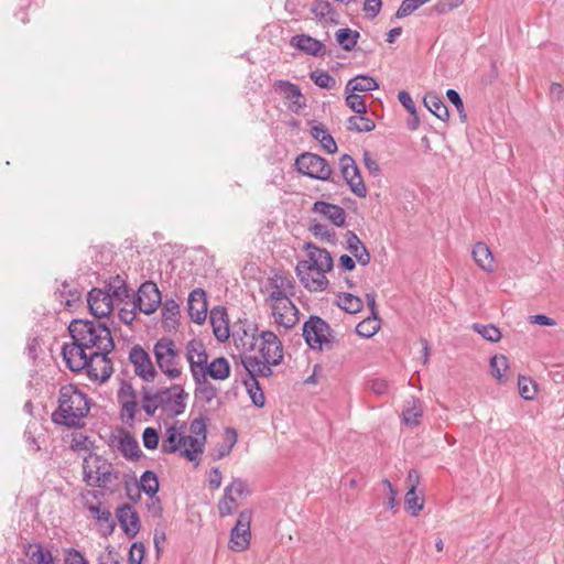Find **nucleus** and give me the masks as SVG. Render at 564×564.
Listing matches in <instances>:
<instances>
[{
	"label": "nucleus",
	"instance_id": "obj_1",
	"mask_svg": "<svg viewBox=\"0 0 564 564\" xmlns=\"http://www.w3.org/2000/svg\"><path fill=\"white\" fill-rule=\"evenodd\" d=\"M67 330L72 343H65L61 351L66 367L77 373L85 370L94 382H107L113 372L109 354L116 347L109 325L100 319L75 318Z\"/></svg>",
	"mask_w": 564,
	"mask_h": 564
},
{
	"label": "nucleus",
	"instance_id": "obj_2",
	"mask_svg": "<svg viewBox=\"0 0 564 564\" xmlns=\"http://www.w3.org/2000/svg\"><path fill=\"white\" fill-rule=\"evenodd\" d=\"M89 410L87 394L74 384H66L59 389L58 406L52 413V422L69 429H82V419L88 415Z\"/></svg>",
	"mask_w": 564,
	"mask_h": 564
},
{
	"label": "nucleus",
	"instance_id": "obj_3",
	"mask_svg": "<svg viewBox=\"0 0 564 564\" xmlns=\"http://www.w3.org/2000/svg\"><path fill=\"white\" fill-rule=\"evenodd\" d=\"M84 481L88 486L107 488L108 484L119 478L110 462L97 454H89L83 462Z\"/></svg>",
	"mask_w": 564,
	"mask_h": 564
},
{
	"label": "nucleus",
	"instance_id": "obj_4",
	"mask_svg": "<svg viewBox=\"0 0 564 564\" xmlns=\"http://www.w3.org/2000/svg\"><path fill=\"white\" fill-rule=\"evenodd\" d=\"M302 336L307 346L313 350L332 349L336 343L334 330L329 324L317 315H311L304 322Z\"/></svg>",
	"mask_w": 564,
	"mask_h": 564
},
{
	"label": "nucleus",
	"instance_id": "obj_5",
	"mask_svg": "<svg viewBox=\"0 0 564 564\" xmlns=\"http://www.w3.org/2000/svg\"><path fill=\"white\" fill-rule=\"evenodd\" d=\"M155 362L170 380L182 376V369L177 367L180 362V350L173 339L170 337L160 338L153 347Z\"/></svg>",
	"mask_w": 564,
	"mask_h": 564
},
{
	"label": "nucleus",
	"instance_id": "obj_6",
	"mask_svg": "<svg viewBox=\"0 0 564 564\" xmlns=\"http://www.w3.org/2000/svg\"><path fill=\"white\" fill-rule=\"evenodd\" d=\"M295 167L299 173L311 178L338 184V181H335L332 177L333 170L329 163L318 154L312 152H304L300 154L295 160Z\"/></svg>",
	"mask_w": 564,
	"mask_h": 564
},
{
	"label": "nucleus",
	"instance_id": "obj_7",
	"mask_svg": "<svg viewBox=\"0 0 564 564\" xmlns=\"http://www.w3.org/2000/svg\"><path fill=\"white\" fill-rule=\"evenodd\" d=\"M161 301V292L156 283L151 280L143 282L137 293L132 295L134 308H138L145 315L153 314L160 306Z\"/></svg>",
	"mask_w": 564,
	"mask_h": 564
},
{
	"label": "nucleus",
	"instance_id": "obj_8",
	"mask_svg": "<svg viewBox=\"0 0 564 564\" xmlns=\"http://www.w3.org/2000/svg\"><path fill=\"white\" fill-rule=\"evenodd\" d=\"M251 520L252 511L250 509L240 511L236 525L230 531L228 546L231 551L242 552L249 547L251 539Z\"/></svg>",
	"mask_w": 564,
	"mask_h": 564
},
{
	"label": "nucleus",
	"instance_id": "obj_9",
	"mask_svg": "<svg viewBox=\"0 0 564 564\" xmlns=\"http://www.w3.org/2000/svg\"><path fill=\"white\" fill-rule=\"evenodd\" d=\"M339 170L350 191L356 196L365 198L367 196V187L361 177L360 170L351 155L343 154L339 158Z\"/></svg>",
	"mask_w": 564,
	"mask_h": 564
},
{
	"label": "nucleus",
	"instance_id": "obj_10",
	"mask_svg": "<svg viewBox=\"0 0 564 564\" xmlns=\"http://www.w3.org/2000/svg\"><path fill=\"white\" fill-rule=\"evenodd\" d=\"M139 489L150 497V502L148 503V510L151 512L154 518H162L163 516V507L161 503L160 497L156 495L160 489V482L156 474L153 470H144L140 477V481L135 480V484Z\"/></svg>",
	"mask_w": 564,
	"mask_h": 564
},
{
	"label": "nucleus",
	"instance_id": "obj_11",
	"mask_svg": "<svg viewBox=\"0 0 564 564\" xmlns=\"http://www.w3.org/2000/svg\"><path fill=\"white\" fill-rule=\"evenodd\" d=\"M129 361L133 365L135 376L145 382H152L158 376V371L151 360L150 355L140 345H134L129 352Z\"/></svg>",
	"mask_w": 564,
	"mask_h": 564
},
{
	"label": "nucleus",
	"instance_id": "obj_12",
	"mask_svg": "<svg viewBox=\"0 0 564 564\" xmlns=\"http://www.w3.org/2000/svg\"><path fill=\"white\" fill-rule=\"evenodd\" d=\"M259 339H261L259 348L261 360L279 366L283 361V345L279 337L271 330H263L259 334Z\"/></svg>",
	"mask_w": 564,
	"mask_h": 564
},
{
	"label": "nucleus",
	"instance_id": "obj_13",
	"mask_svg": "<svg viewBox=\"0 0 564 564\" xmlns=\"http://www.w3.org/2000/svg\"><path fill=\"white\" fill-rule=\"evenodd\" d=\"M87 305L96 319L108 317L113 311L111 295L104 288H93L87 294Z\"/></svg>",
	"mask_w": 564,
	"mask_h": 564
},
{
	"label": "nucleus",
	"instance_id": "obj_14",
	"mask_svg": "<svg viewBox=\"0 0 564 564\" xmlns=\"http://www.w3.org/2000/svg\"><path fill=\"white\" fill-rule=\"evenodd\" d=\"M169 390L158 389L152 392V389L143 386L141 389L142 410L148 416H153L159 408L163 410L171 403V397L167 394Z\"/></svg>",
	"mask_w": 564,
	"mask_h": 564
},
{
	"label": "nucleus",
	"instance_id": "obj_15",
	"mask_svg": "<svg viewBox=\"0 0 564 564\" xmlns=\"http://www.w3.org/2000/svg\"><path fill=\"white\" fill-rule=\"evenodd\" d=\"M116 517L127 538H135L141 528L140 517L135 509L129 503H123L117 508Z\"/></svg>",
	"mask_w": 564,
	"mask_h": 564
},
{
	"label": "nucleus",
	"instance_id": "obj_16",
	"mask_svg": "<svg viewBox=\"0 0 564 564\" xmlns=\"http://www.w3.org/2000/svg\"><path fill=\"white\" fill-rule=\"evenodd\" d=\"M207 294L198 288L193 290L187 299V311L189 318L196 324H203L207 317Z\"/></svg>",
	"mask_w": 564,
	"mask_h": 564
},
{
	"label": "nucleus",
	"instance_id": "obj_17",
	"mask_svg": "<svg viewBox=\"0 0 564 564\" xmlns=\"http://www.w3.org/2000/svg\"><path fill=\"white\" fill-rule=\"evenodd\" d=\"M203 357L200 356V361H198V366H203V368L199 370L198 376L207 379V377L212 378L213 380H226L230 377L231 373V367L229 361L225 357H217L210 362H206Z\"/></svg>",
	"mask_w": 564,
	"mask_h": 564
},
{
	"label": "nucleus",
	"instance_id": "obj_18",
	"mask_svg": "<svg viewBox=\"0 0 564 564\" xmlns=\"http://www.w3.org/2000/svg\"><path fill=\"white\" fill-rule=\"evenodd\" d=\"M290 44L296 50L315 57L325 55L332 56V51H327L323 42L307 34H296L291 37Z\"/></svg>",
	"mask_w": 564,
	"mask_h": 564
},
{
	"label": "nucleus",
	"instance_id": "obj_19",
	"mask_svg": "<svg viewBox=\"0 0 564 564\" xmlns=\"http://www.w3.org/2000/svg\"><path fill=\"white\" fill-rule=\"evenodd\" d=\"M239 324L240 326L232 333L237 347L241 346L246 351L254 350L259 339L258 325L247 319L243 322L239 319Z\"/></svg>",
	"mask_w": 564,
	"mask_h": 564
},
{
	"label": "nucleus",
	"instance_id": "obj_20",
	"mask_svg": "<svg viewBox=\"0 0 564 564\" xmlns=\"http://www.w3.org/2000/svg\"><path fill=\"white\" fill-rule=\"evenodd\" d=\"M210 325L215 338L219 343H225L230 336L229 319L226 307L217 305L210 310Z\"/></svg>",
	"mask_w": 564,
	"mask_h": 564
},
{
	"label": "nucleus",
	"instance_id": "obj_21",
	"mask_svg": "<svg viewBox=\"0 0 564 564\" xmlns=\"http://www.w3.org/2000/svg\"><path fill=\"white\" fill-rule=\"evenodd\" d=\"M240 362L247 372L246 379L254 381L258 380L259 377L268 378L273 375V370L271 368L273 366L269 365V362L264 360H261L257 356H240Z\"/></svg>",
	"mask_w": 564,
	"mask_h": 564
},
{
	"label": "nucleus",
	"instance_id": "obj_22",
	"mask_svg": "<svg viewBox=\"0 0 564 564\" xmlns=\"http://www.w3.org/2000/svg\"><path fill=\"white\" fill-rule=\"evenodd\" d=\"M119 437L117 440V448L121 455L132 462H137L141 458L142 451L140 449L138 441L134 436L124 427H119Z\"/></svg>",
	"mask_w": 564,
	"mask_h": 564
},
{
	"label": "nucleus",
	"instance_id": "obj_23",
	"mask_svg": "<svg viewBox=\"0 0 564 564\" xmlns=\"http://www.w3.org/2000/svg\"><path fill=\"white\" fill-rule=\"evenodd\" d=\"M308 260H301L300 268L304 270H315L316 272H329L333 270L334 260L330 252L323 248L319 250L317 256L315 252H308Z\"/></svg>",
	"mask_w": 564,
	"mask_h": 564
},
{
	"label": "nucleus",
	"instance_id": "obj_24",
	"mask_svg": "<svg viewBox=\"0 0 564 564\" xmlns=\"http://www.w3.org/2000/svg\"><path fill=\"white\" fill-rule=\"evenodd\" d=\"M312 212L323 215L336 227L346 226V212L338 205L324 200H316L313 204Z\"/></svg>",
	"mask_w": 564,
	"mask_h": 564
},
{
	"label": "nucleus",
	"instance_id": "obj_25",
	"mask_svg": "<svg viewBox=\"0 0 564 564\" xmlns=\"http://www.w3.org/2000/svg\"><path fill=\"white\" fill-rule=\"evenodd\" d=\"M346 249L356 258L357 262L365 267L371 261V256L367 247L352 230H347L344 235Z\"/></svg>",
	"mask_w": 564,
	"mask_h": 564
},
{
	"label": "nucleus",
	"instance_id": "obj_26",
	"mask_svg": "<svg viewBox=\"0 0 564 564\" xmlns=\"http://www.w3.org/2000/svg\"><path fill=\"white\" fill-rule=\"evenodd\" d=\"M313 270H304L300 268V261L296 264L295 273L300 282L311 292H321L327 289L328 279L325 276V272H317L316 278H310V273Z\"/></svg>",
	"mask_w": 564,
	"mask_h": 564
},
{
	"label": "nucleus",
	"instance_id": "obj_27",
	"mask_svg": "<svg viewBox=\"0 0 564 564\" xmlns=\"http://www.w3.org/2000/svg\"><path fill=\"white\" fill-rule=\"evenodd\" d=\"M200 356L203 359L205 358L206 362L208 361V354L203 341L198 339L189 340L186 344V359L189 364L192 376H194V371L199 372V370L203 368V366H198Z\"/></svg>",
	"mask_w": 564,
	"mask_h": 564
},
{
	"label": "nucleus",
	"instance_id": "obj_28",
	"mask_svg": "<svg viewBox=\"0 0 564 564\" xmlns=\"http://www.w3.org/2000/svg\"><path fill=\"white\" fill-rule=\"evenodd\" d=\"M104 286L109 295H111L112 302H123L132 296L131 289L128 286L126 280L119 274L110 276L107 281H105Z\"/></svg>",
	"mask_w": 564,
	"mask_h": 564
},
{
	"label": "nucleus",
	"instance_id": "obj_29",
	"mask_svg": "<svg viewBox=\"0 0 564 564\" xmlns=\"http://www.w3.org/2000/svg\"><path fill=\"white\" fill-rule=\"evenodd\" d=\"M282 308L284 313L280 312L279 305H272L275 322L285 328H292L299 322V310L291 300L284 302Z\"/></svg>",
	"mask_w": 564,
	"mask_h": 564
},
{
	"label": "nucleus",
	"instance_id": "obj_30",
	"mask_svg": "<svg viewBox=\"0 0 564 564\" xmlns=\"http://www.w3.org/2000/svg\"><path fill=\"white\" fill-rule=\"evenodd\" d=\"M162 325L165 330H176L178 327L180 305L173 299L162 304Z\"/></svg>",
	"mask_w": 564,
	"mask_h": 564
},
{
	"label": "nucleus",
	"instance_id": "obj_31",
	"mask_svg": "<svg viewBox=\"0 0 564 564\" xmlns=\"http://www.w3.org/2000/svg\"><path fill=\"white\" fill-rule=\"evenodd\" d=\"M311 12L321 21L332 24H338V12L326 0H314L311 6Z\"/></svg>",
	"mask_w": 564,
	"mask_h": 564
},
{
	"label": "nucleus",
	"instance_id": "obj_32",
	"mask_svg": "<svg viewBox=\"0 0 564 564\" xmlns=\"http://www.w3.org/2000/svg\"><path fill=\"white\" fill-rule=\"evenodd\" d=\"M477 265L486 272L494 271V257L491 250L485 242H476L471 251Z\"/></svg>",
	"mask_w": 564,
	"mask_h": 564
},
{
	"label": "nucleus",
	"instance_id": "obj_33",
	"mask_svg": "<svg viewBox=\"0 0 564 564\" xmlns=\"http://www.w3.org/2000/svg\"><path fill=\"white\" fill-rule=\"evenodd\" d=\"M424 106L438 119L447 121L449 111L442 98L434 91L427 93L423 98Z\"/></svg>",
	"mask_w": 564,
	"mask_h": 564
},
{
	"label": "nucleus",
	"instance_id": "obj_34",
	"mask_svg": "<svg viewBox=\"0 0 564 564\" xmlns=\"http://www.w3.org/2000/svg\"><path fill=\"white\" fill-rule=\"evenodd\" d=\"M193 380L195 382V397L203 400L205 403H210L217 397V388L207 379L199 377L194 371Z\"/></svg>",
	"mask_w": 564,
	"mask_h": 564
},
{
	"label": "nucleus",
	"instance_id": "obj_35",
	"mask_svg": "<svg viewBox=\"0 0 564 564\" xmlns=\"http://www.w3.org/2000/svg\"><path fill=\"white\" fill-rule=\"evenodd\" d=\"M335 304L348 314H356L362 311V300L348 292H343L337 295Z\"/></svg>",
	"mask_w": 564,
	"mask_h": 564
},
{
	"label": "nucleus",
	"instance_id": "obj_36",
	"mask_svg": "<svg viewBox=\"0 0 564 564\" xmlns=\"http://www.w3.org/2000/svg\"><path fill=\"white\" fill-rule=\"evenodd\" d=\"M206 441H204V437L202 440H198L195 436H183L180 438V444L188 445L189 448H184L182 451V456H184L189 462L197 460V456L204 452Z\"/></svg>",
	"mask_w": 564,
	"mask_h": 564
},
{
	"label": "nucleus",
	"instance_id": "obj_37",
	"mask_svg": "<svg viewBox=\"0 0 564 564\" xmlns=\"http://www.w3.org/2000/svg\"><path fill=\"white\" fill-rule=\"evenodd\" d=\"M424 502V497L417 495L415 485L409 486L404 497L405 511L412 517H417L420 511L423 510Z\"/></svg>",
	"mask_w": 564,
	"mask_h": 564
},
{
	"label": "nucleus",
	"instance_id": "obj_38",
	"mask_svg": "<svg viewBox=\"0 0 564 564\" xmlns=\"http://www.w3.org/2000/svg\"><path fill=\"white\" fill-rule=\"evenodd\" d=\"M335 39L344 51L350 52L356 47L358 40L360 39V33L349 28H341L336 31Z\"/></svg>",
	"mask_w": 564,
	"mask_h": 564
},
{
	"label": "nucleus",
	"instance_id": "obj_39",
	"mask_svg": "<svg viewBox=\"0 0 564 564\" xmlns=\"http://www.w3.org/2000/svg\"><path fill=\"white\" fill-rule=\"evenodd\" d=\"M379 88L378 82L369 75H358L348 80L345 90H354L358 93L371 91Z\"/></svg>",
	"mask_w": 564,
	"mask_h": 564
},
{
	"label": "nucleus",
	"instance_id": "obj_40",
	"mask_svg": "<svg viewBox=\"0 0 564 564\" xmlns=\"http://www.w3.org/2000/svg\"><path fill=\"white\" fill-rule=\"evenodd\" d=\"M273 89L276 93L283 94L285 99L293 100L294 104H299V99L303 97L301 88L289 80H275Z\"/></svg>",
	"mask_w": 564,
	"mask_h": 564
},
{
	"label": "nucleus",
	"instance_id": "obj_41",
	"mask_svg": "<svg viewBox=\"0 0 564 564\" xmlns=\"http://www.w3.org/2000/svg\"><path fill=\"white\" fill-rule=\"evenodd\" d=\"M242 384L246 387L251 402L254 406L262 409L265 404V397L263 389L258 380L242 379Z\"/></svg>",
	"mask_w": 564,
	"mask_h": 564
},
{
	"label": "nucleus",
	"instance_id": "obj_42",
	"mask_svg": "<svg viewBox=\"0 0 564 564\" xmlns=\"http://www.w3.org/2000/svg\"><path fill=\"white\" fill-rule=\"evenodd\" d=\"M381 318L377 316H368L357 324L356 334L362 338H370L380 329Z\"/></svg>",
	"mask_w": 564,
	"mask_h": 564
},
{
	"label": "nucleus",
	"instance_id": "obj_43",
	"mask_svg": "<svg viewBox=\"0 0 564 564\" xmlns=\"http://www.w3.org/2000/svg\"><path fill=\"white\" fill-rule=\"evenodd\" d=\"M376 128V123L372 119L366 117V115L350 116L347 119V130L354 132H370Z\"/></svg>",
	"mask_w": 564,
	"mask_h": 564
},
{
	"label": "nucleus",
	"instance_id": "obj_44",
	"mask_svg": "<svg viewBox=\"0 0 564 564\" xmlns=\"http://www.w3.org/2000/svg\"><path fill=\"white\" fill-rule=\"evenodd\" d=\"M509 369V360L505 355H495L490 359V370L492 377L500 382L505 383L508 381V377L505 372Z\"/></svg>",
	"mask_w": 564,
	"mask_h": 564
},
{
	"label": "nucleus",
	"instance_id": "obj_45",
	"mask_svg": "<svg viewBox=\"0 0 564 564\" xmlns=\"http://www.w3.org/2000/svg\"><path fill=\"white\" fill-rule=\"evenodd\" d=\"M183 437L177 427L172 425L166 429L165 440L162 444V452L167 454H173L180 448V438Z\"/></svg>",
	"mask_w": 564,
	"mask_h": 564
},
{
	"label": "nucleus",
	"instance_id": "obj_46",
	"mask_svg": "<svg viewBox=\"0 0 564 564\" xmlns=\"http://www.w3.org/2000/svg\"><path fill=\"white\" fill-rule=\"evenodd\" d=\"M308 230L316 237L325 240L332 245L336 243V232L329 229L326 225L313 219L308 226Z\"/></svg>",
	"mask_w": 564,
	"mask_h": 564
},
{
	"label": "nucleus",
	"instance_id": "obj_47",
	"mask_svg": "<svg viewBox=\"0 0 564 564\" xmlns=\"http://www.w3.org/2000/svg\"><path fill=\"white\" fill-rule=\"evenodd\" d=\"M518 390H519V394L524 400H528V401L533 400L538 392L536 382L530 377L520 375L518 378Z\"/></svg>",
	"mask_w": 564,
	"mask_h": 564
},
{
	"label": "nucleus",
	"instance_id": "obj_48",
	"mask_svg": "<svg viewBox=\"0 0 564 564\" xmlns=\"http://www.w3.org/2000/svg\"><path fill=\"white\" fill-rule=\"evenodd\" d=\"M346 93V105L358 115L367 113L366 100L362 96L356 94L354 90H345Z\"/></svg>",
	"mask_w": 564,
	"mask_h": 564
},
{
	"label": "nucleus",
	"instance_id": "obj_49",
	"mask_svg": "<svg viewBox=\"0 0 564 564\" xmlns=\"http://www.w3.org/2000/svg\"><path fill=\"white\" fill-rule=\"evenodd\" d=\"M310 78L316 86L324 89H333L336 86V79L327 72L315 69L310 73Z\"/></svg>",
	"mask_w": 564,
	"mask_h": 564
},
{
	"label": "nucleus",
	"instance_id": "obj_50",
	"mask_svg": "<svg viewBox=\"0 0 564 564\" xmlns=\"http://www.w3.org/2000/svg\"><path fill=\"white\" fill-rule=\"evenodd\" d=\"M55 294L58 295V297H61V300L65 299V301H64L65 307H72L82 297V293L77 289H73V290L68 289L67 281H64L62 283V288L57 289Z\"/></svg>",
	"mask_w": 564,
	"mask_h": 564
},
{
	"label": "nucleus",
	"instance_id": "obj_51",
	"mask_svg": "<svg viewBox=\"0 0 564 564\" xmlns=\"http://www.w3.org/2000/svg\"><path fill=\"white\" fill-rule=\"evenodd\" d=\"M96 520L99 524L102 536H109L113 533L117 523L108 509H104L100 516L96 517Z\"/></svg>",
	"mask_w": 564,
	"mask_h": 564
},
{
	"label": "nucleus",
	"instance_id": "obj_52",
	"mask_svg": "<svg viewBox=\"0 0 564 564\" xmlns=\"http://www.w3.org/2000/svg\"><path fill=\"white\" fill-rule=\"evenodd\" d=\"M473 329L491 343H497L501 338L500 329L492 324L482 325L475 323Z\"/></svg>",
	"mask_w": 564,
	"mask_h": 564
},
{
	"label": "nucleus",
	"instance_id": "obj_53",
	"mask_svg": "<svg viewBox=\"0 0 564 564\" xmlns=\"http://www.w3.org/2000/svg\"><path fill=\"white\" fill-rule=\"evenodd\" d=\"M423 410L415 403L412 406L405 408L402 411L403 423L408 426H417L421 422Z\"/></svg>",
	"mask_w": 564,
	"mask_h": 564
},
{
	"label": "nucleus",
	"instance_id": "obj_54",
	"mask_svg": "<svg viewBox=\"0 0 564 564\" xmlns=\"http://www.w3.org/2000/svg\"><path fill=\"white\" fill-rule=\"evenodd\" d=\"M430 0H403L401 2V6L394 13L395 19H403L411 13H413L415 10H417L421 6L425 4Z\"/></svg>",
	"mask_w": 564,
	"mask_h": 564
},
{
	"label": "nucleus",
	"instance_id": "obj_55",
	"mask_svg": "<svg viewBox=\"0 0 564 564\" xmlns=\"http://www.w3.org/2000/svg\"><path fill=\"white\" fill-rule=\"evenodd\" d=\"M35 547L30 556L32 564H53L54 557L50 550L44 549L41 544H35Z\"/></svg>",
	"mask_w": 564,
	"mask_h": 564
},
{
	"label": "nucleus",
	"instance_id": "obj_56",
	"mask_svg": "<svg viewBox=\"0 0 564 564\" xmlns=\"http://www.w3.org/2000/svg\"><path fill=\"white\" fill-rule=\"evenodd\" d=\"M121 405L120 416L126 423L132 425L137 412V399L118 401Z\"/></svg>",
	"mask_w": 564,
	"mask_h": 564
},
{
	"label": "nucleus",
	"instance_id": "obj_57",
	"mask_svg": "<svg viewBox=\"0 0 564 564\" xmlns=\"http://www.w3.org/2000/svg\"><path fill=\"white\" fill-rule=\"evenodd\" d=\"M225 494L227 497H230V494L235 491L240 498L247 497L250 495V490L248 489V485L245 480L240 478H234V480L225 488Z\"/></svg>",
	"mask_w": 564,
	"mask_h": 564
},
{
	"label": "nucleus",
	"instance_id": "obj_58",
	"mask_svg": "<svg viewBox=\"0 0 564 564\" xmlns=\"http://www.w3.org/2000/svg\"><path fill=\"white\" fill-rule=\"evenodd\" d=\"M143 445L148 449H156L159 446L160 434L154 427H145L142 433Z\"/></svg>",
	"mask_w": 564,
	"mask_h": 564
},
{
	"label": "nucleus",
	"instance_id": "obj_59",
	"mask_svg": "<svg viewBox=\"0 0 564 564\" xmlns=\"http://www.w3.org/2000/svg\"><path fill=\"white\" fill-rule=\"evenodd\" d=\"M145 555V547L142 542H133L128 552L129 564H142Z\"/></svg>",
	"mask_w": 564,
	"mask_h": 564
},
{
	"label": "nucleus",
	"instance_id": "obj_60",
	"mask_svg": "<svg viewBox=\"0 0 564 564\" xmlns=\"http://www.w3.org/2000/svg\"><path fill=\"white\" fill-rule=\"evenodd\" d=\"M446 97L451 104H453L458 111L459 118L463 122L467 120V115L465 112L464 102L458 91L455 89H447Z\"/></svg>",
	"mask_w": 564,
	"mask_h": 564
},
{
	"label": "nucleus",
	"instance_id": "obj_61",
	"mask_svg": "<svg viewBox=\"0 0 564 564\" xmlns=\"http://www.w3.org/2000/svg\"><path fill=\"white\" fill-rule=\"evenodd\" d=\"M187 398H188V393L185 391L174 393V398H172V402H171L173 415L177 416L185 411Z\"/></svg>",
	"mask_w": 564,
	"mask_h": 564
},
{
	"label": "nucleus",
	"instance_id": "obj_62",
	"mask_svg": "<svg viewBox=\"0 0 564 564\" xmlns=\"http://www.w3.org/2000/svg\"><path fill=\"white\" fill-rule=\"evenodd\" d=\"M382 6V0H365L364 11L366 12V18L373 20L380 13Z\"/></svg>",
	"mask_w": 564,
	"mask_h": 564
},
{
	"label": "nucleus",
	"instance_id": "obj_63",
	"mask_svg": "<svg viewBox=\"0 0 564 564\" xmlns=\"http://www.w3.org/2000/svg\"><path fill=\"white\" fill-rule=\"evenodd\" d=\"M97 564H120V555L110 545L107 546V554H100Z\"/></svg>",
	"mask_w": 564,
	"mask_h": 564
},
{
	"label": "nucleus",
	"instance_id": "obj_64",
	"mask_svg": "<svg viewBox=\"0 0 564 564\" xmlns=\"http://www.w3.org/2000/svg\"><path fill=\"white\" fill-rule=\"evenodd\" d=\"M65 564H88V561L78 550L69 547L66 550Z\"/></svg>",
	"mask_w": 564,
	"mask_h": 564
}]
</instances>
